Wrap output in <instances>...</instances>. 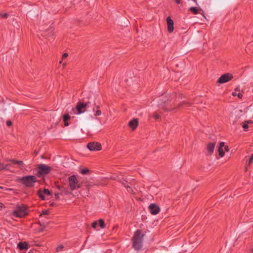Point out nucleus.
Wrapping results in <instances>:
<instances>
[{
  "label": "nucleus",
  "mask_w": 253,
  "mask_h": 253,
  "mask_svg": "<svg viewBox=\"0 0 253 253\" xmlns=\"http://www.w3.org/2000/svg\"><path fill=\"white\" fill-rule=\"evenodd\" d=\"M243 111L239 109H235L232 112V116H234L235 118H239L242 115Z\"/></svg>",
  "instance_id": "obj_16"
},
{
  "label": "nucleus",
  "mask_w": 253,
  "mask_h": 253,
  "mask_svg": "<svg viewBox=\"0 0 253 253\" xmlns=\"http://www.w3.org/2000/svg\"><path fill=\"white\" fill-rule=\"evenodd\" d=\"M175 1L178 4L181 3V0H175Z\"/></svg>",
  "instance_id": "obj_44"
},
{
  "label": "nucleus",
  "mask_w": 253,
  "mask_h": 253,
  "mask_svg": "<svg viewBox=\"0 0 253 253\" xmlns=\"http://www.w3.org/2000/svg\"><path fill=\"white\" fill-rule=\"evenodd\" d=\"M63 248H64V246L63 245H60L56 248V252L58 253V252L62 251Z\"/></svg>",
  "instance_id": "obj_26"
},
{
  "label": "nucleus",
  "mask_w": 253,
  "mask_h": 253,
  "mask_svg": "<svg viewBox=\"0 0 253 253\" xmlns=\"http://www.w3.org/2000/svg\"><path fill=\"white\" fill-rule=\"evenodd\" d=\"M224 148L226 151L228 152L229 151V149L228 148V146H225Z\"/></svg>",
  "instance_id": "obj_43"
},
{
  "label": "nucleus",
  "mask_w": 253,
  "mask_h": 253,
  "mask_svg": "<svg viewBox=\"0 0 253 253\" xmlns=\"http://www.w3.org/2000/svg\"><path fill=\"white\" fill-rule=\"evenodd\" d=\"M235 92L238 91L239 92H240V89L239 86H237L235 88Z\"/></svg>",
  "instance_id": "obj_38"
},
{
  "label": "nucleus",
  "mask_w": 253,
  "mask_h": 253,
  "mask_svg": "<svg viewBox=\"0 0 253 253\" xmlns=\"http://www.w3.org/2000/svg\"><path fill=\"white\" fill-rule=\"evenodd\" d=\"M145 234L140 230H137L134 232L131 239L132 246L133 249L136 251H139L143 246V238Z\"/></svg>",
  "instance_id": "obj_1"
},
{
  "label": "nucleus",
  "mask_w": 253,
  "mask_h": 253,
  "mask_svg": "<svg viewBox=\"0 0 253 253\" xmlns=\"http://www.w3.org/2000/svg\"><path fill=\"white\" fill-rule=\"evenodd\" d=\"M253 154L252 155V156H251V157L249 159V161L248 162V165L250 166V165H251L252 163H253Z\"/></svg>",
  "instance_id": "obj_31"
},
{
  "label": "nucleus",
  "mask_w": 253,
  "mask_h": 253,
  "mask_svg": "<svg viewBox=\"0 0 253 253\" xmlns=\"http://www.w3.org/2000/svg\"><path fill=\"white\" fill-rule=\"evenodd\" d=\"M232 95L234 96H237L239 98H241L243 96V95L242 94V93L241 92L237 93L235 91H234L232 92Z\"/></svg>",
  "instance_id": "obj_25"
},
{
  "label": "nucleus",
  "mask_w": 253,
  "mask_h": 253,
  "mask_svg": "<svg viewBox=\"0 0 253 253\" xmlns=\"http://www.w3.org/2000/svg\"><path fill=\"white\" fill-rule=\"evenodd\" d=\"M167 21L168 31L171 33L173 31V22L170 17L167 18Z\"/></svg>",
  "instance_id": "obj_12"
},
{
  "label": "nucleus",
  "mask_w": 253,
  "mask_h": 253,
  "mask_svg": "<svg viewBox=\"0 0 253 253\" xmlns=\"http://www.w3.org/2000/svg\"><path fill=\"white\" fill-rule=\"evenodd\" d=\"M66 66V63H63V66L64 67H65Z\"/></svg>",
  "instance_id": "obj_46"
},
{
  "label": "nucleus",
  "mask_w": 253,
  "mask_h": 253,
  "mask_svg": "<svg viewBox=\"0 0 253 253\" xmlns=\"http://www.w3.org/2000/svg\"><path fill=\"white\" fill-rule=\"evenodd\" d=\"M68 54L67 53H65L63 55L62 58L64 59L65 58H66L67 57H68Z\"/></svg>",
  "instance_id": "obj_39"
},
{
  "label": "nucleus",
  "mask_w": 253,
  "mask_h": 253,
  "mask_svg": "<svg viewBox=\"0 0 253 253\" xmlns=\"http://www.w3.org/2000/svg\"><path fill=\"white\" fill-rule=\"evenodd\" d=\"M132 130H134L135 129V127H132Z\"/></svg>",
  "instance_id": "obj_48"
},
{
  "label": "nucleus",
  "mask_w": 253,
  "mask_h": 253,
  "mask_svg": "<svg viewBox=\"0 0 253 253\" xmlns=\"http://www.w3.org/2000/svg\"><path fill=\"white\" fill-rule=\"evenodd\" d=\"M56 187L58 190L57 191L61 196L67 195L71 193L67 187H64L62 185H57Z\"/></svg>",
  "instance_id": "obj_9"
},
{
  "label": "nucleus",
  "mask_w": 253,
  "mask_h": 253,
  "mask_svg": "<svg viewBox=\"0 0 253 253\" xmlns=\"http://www.w3.org/2000/svg\"><path fill=\"white\" fill-rule=\"evenodd\" d=\"M87 147L89 150L92 151H99L102 148L101 144L96 142L88 143L87 145Z\"/></svg>",
  "instance_id": "obj_7"
},
{
  "label": "nucleus",
  "mask_w": 253,
  "mask_h": 253,
  "mask_svg": "<svg viewBox=\"0 0 253 253\" xmlns=\"http://www.w3.org/2000/svg\"><path fill=\"white\" fill-rule=\"evenodd\" d=\"M97 110L94 114L95 116H100L101 114V111L99 110V107L97 106L96 107Z\"/></svg>",
  "instance_id": "obj_27"
},
{
  "label": "nucleus",
  "mask_w": 253,
  "mask_h": 253,
  "mask_svg": "<svg viewBox=\"0 0 253 253\" xmlns=\"http://www.w3.org/2000/svg\"><path fill=\"white\" fill-rule=\"evenodd\" d=\"M48 213H49L48 211H47V210L43 211H42V213L41 214V215L42 214L47 215L48 214Z\"/></svg>",
  "instance_id": "obj_35"
},
{
  "label": "nucleus",
  "mask_w": 253,
  "mask_h": 253,
  "mask_svg": "<svg viewBox=\"0 0 253 253\" xmlns=\"http://www.w3.org/2000/svg\"><path fill=\"white\" fill-rule=\"evenodd\" d=\"M154 117L156 119H159V115L158 114H154Z\"/></svg>",
  "instance_id": "obj_41"
},
{
  "label": "nucleus",
  "mask_w": 253,
  "mask_h": 253,
  "mask_svg": "<svg viewBox=\"0 0 253 253\" xmlns=\"http://www.w3.org/2000/svg\"><path fill=\"white\" fill-rule=\"evenodd\" d=\"M98 225V222L97 221H94V222H93V223L92 224V228L95 229L96 228V226L97 225Z\"/></svg>",
  "instance_id": "obj_32"
},
{
  "label": "nucleus",
  "mask_w": 253,
  "mask_h": 253,
  "mask_svg": "<svg viewBox=\"0 0 253 253\" xmlns=\"http://www.w3.org/2000/svg\"><path fill=\"white\" fill-rule=\"evenodd\" d=\"M86 106V103L80 102L77 104L76 108H72V110L74 114L80 115L85 112Z\"/></svg>",
  "instance_id": "obj_6"
},
{
  "label": "nucleus",
  "mask_w": 253,
  "mask_h": 253,
  "mask_svg": "<svg viewBox=\"0 0 253 253\" xmlns=\"http://www.w3.org/2000/svg\"><path fill=\"white\" fill-rule=\"evenodd\" d=\"M70 119V116L68 114L65 115L63 117V121L64 122V125L65 126H67L69 125L68 123V121Z\"/></svg>",
  "instance_id": "obj_20"
},
{
  "label": "nucleus",
  "mask_w": 253,
  "mask_h": 253,
  "mask_svg": "<svg viewBox=\"0 0 253 253\" xmlns=\"http://www.w3.org/2000/svg\"><path fill=\"white\" fill-rule=\"evenodd\" d=\"M60 195V194L58 192H56L55 193V197L56 199H58L59 198Z\"/></svg>",
  "instance_id": "obj_34"
},
{
  "label": "nucleus",
  "mask_w": 253,
  "mask_h": 253,
  "mask_svg": "<svg viewBox=\"0 0 253 253\" xmlns=\"http://www.w3.org/2000/svg\"><path fill=\"white\" fill-rule=\"evenodd\" d=\"M10 165H11V164L4 165L3 164L0 163V170H3V169H8L7 167L8 166H10Z\"/></svg>",
  "instance_id": "obj_21"
},
{
  "label": "nucleus",
  "mask_w": 253,
  "mask_h": 253,
  "mask_svg": "<svg viewBox=\"0 0 253 253\" xmlns=\"http://www.w3.org/2000/svg\"><path fill=\"white\" fill-rule=\"evenodd\" d=\"M9 161L11 163V164H17L20 169H22L24 167V164L22 161H18L15 159L9 160Z\"/></svg>",
  "instance_id": "obj_14"
},
{
  "label": "nucleus",
  "mask_w": 253,
  "mask_h": 253,
  "mask_svg": "<svg viewBox=\"0 0 253 253\" xmlns=\"http://www.w3.org/2000/svg\"><path fill=\"white\" fill-rule=\"evenodd\" d=\"M233 78V76L227 73L222 75L218 79V83L220 84H223L226 83L230 80H231Z\"/></svg>",
  "instance_id": "obj_8"
},
{
  "label": "nucleus",
  "mask_w": 253,
  "mask_h": 253,
  "mask_svg": "<svg viewBox=\"0 0 253 253\" xmlns=\"http://www.w3.org/2000/svg\"><path fill=\"white\" fill-rule=\"evenodd\" d=\"M6 124L7 126H10L11 125H13L12 122L10 120H7Z\"/></svg>",
  "instance_id": "obj_33"
},
{
  "label": "nucleus",
  "mask_w": 253,
  "mask_h": 253,
  "mask_svg": "<svg viewBox=\"0 0 253 253\" xmlns=\"http://www.w3.org/2000/svg\"><path fill=\"white\" fill-rule=\"evenodd\" d=\"M43 193L42 192V191L41 190H39L38 191V195H39V196L40 197V198L42 200H45V197L43 195Z\"/></svg>",
  "instance_id": "obj_24"
},
{
  "label": "nucleus",
  "mask_w": 253,
  "mask_h": 253,
  "mask_svg": "<svg viewBox=\"0 0 253 253\" xmlns=\"http://www.w3.org/2000/svg\"><path fill=\"white\" fill-rule=\"evenodd\" d=\"M89 170L87 169H84L81 170V173L82 174H85L88 172Z\"/></svg>",
  "instance_id": "obj_30"
},
{
  "label": "nucleus",
  "mask_w": 253,
  "mask_h": 253,
  "mask_svg": "<svg viewBox=\"0 0 253 253\" xmlns=\"http://www.w3.org/2000/svg\"><path fill=\"white\" fill-rule=\"evenodd\" d=\"M82 130L84 133L88 136H92L96 132L93 130L90 129L89 127H84L83 129H82Z\"/></svg>",
  "instance_id": "obj_11"
},
{
  "label": "nucleus",
  "mask_w": 253,
  "mask_h": 253,
  "mask_svg": "<svg viewBox=\"0 0 253 253\" xmlns=\"http://www.w3.org/2000/svg\"><path fill=\"white\" fill-rule=\"evenodd\" d=\"M27 214V208L24 205L16 206L13 211V215L19 217H24Z\"/></svg>",
  "instance_id": "obj_3"
},
{
  "label": "nucleus",
  "mask_w": 253,
  "mask_h": 253,
  "mask_svg": "<svg viewBox=\"0 0 253 253\" xmlns=\"http://www.w3.org/2000/svg\"><path fill=\"white\" fill-rule=\"evenodd\" d=\"M223 147H225L224 143L223 142H220L218 148H220V149H221V148H223Z\"/></svg>",
  "instance_id": "obj_36"
},
{
  "label": "nucleus",
  "mask_w": 253,
  "mask_h": 253,
  "mask_svg": "<svg viewBox=\"0 0 253 253\" xmlns=\"http://www.w3.org/2000/svg\"><path fill=\"white\" fill-rule=\"evenodd\" d=\"M3 207H4L3 204L0 202V210H1Z\"/></svg>",
  "instance_id": "obj_40"
},
{
  "label": "nucleus",
  "mask_w": 253,
  "mask_h": 253,
  "mask_svg": "<svg viewBox=\"0 0 253 253\" xmlns=\"http://www.w3.org/2000/svg\"><path fill=\"white\" fill-rule=\"evenodd\" d=\"M0 189H4V190H7V191H11V190H12V189H11V188H4V187H1V186H0Z\"/></svg>",
  "instance_id": "obj_37"
},
{
  "label": "nucleus",
  "mask_w": 253,
  "mask_h": 253,
  "mask_svg": "<svg viewBox=\"0 0 253 253\" xmlns=\"http://www.w3.org/2000/svg\"><path fill=\"white\" fill-rule=\"evenodd\" d=\"M218 151L219 153V155L221 157H223L224 156L225 152L223 151V148H221V149H220V148H218Z\"/></svg>",
  "instance_id": "obj_23"
},
{
  "label": "nucleus",
  "mask_w": 253,
  "mask_h": 253,
  "mask_svg": "<svg viewBox=\"0 0 253 253\" xmlns=\"http://www.w3.org/2000/svg\"><path fill=\"white\" fill-rule=\"evenodd\" d=\"M7 13H4V14H1V16L4 17V18H6L7 17Z\"/></svg>",
  "instance_id": "obj_42"
},
{
  "label": "nucleus",
  "mask_w": 253,
  "mask_h": 253,
  "mask_svg": "<svg viewBox=\"0 0 253 253\" xmlns=\"http://www.w3.org/2000/svg\"><path fill=\"white\" fill-rule=\"evenodd\" d=\"M139 125L138 119L134 118L128 122L129 126H137Z\"/></svg>",
  "instance_id": "obj_17"
},
{
  "label": "nucleus",
  "mask_w": 253,
  "mask_h": 253,
  "mask_svg": "<svg viewBox=\"0 0 253 253\" xmlns=\"http://www.w3.org/2000/svg\"><path fill=\"white\" fill-rule=\"evenodd\" d=\"M189 10L190 11H191L193 14H196L198 13V11L200 10V11H201L202 12H203V10L201 8H199V9L195 7H191Z\"/></svg>",
  "instance_id": "obj_19"
},
{
  "label": "nucleus",
  "mask_w": 253,
  "mask_h": 253,
  "mask_svg": "<svg viewBox=\"0 0 253 253\" xmlns=\"http://www.w3.org/2000/svg\"><path fill=\"white\" fill-rule=\"evenodd\" d=\"M150 213L153 215L157 214L160 211V209L155 204H151L149 206Z\"/></svg>",
  "instance_id": "obj_10"
},
{
  "label": "nucleus",
  "mask_w": 253,
  "mask_h": 253,
  "mask_svg": "<svg viewBox=\"0 0 253 253\" xmlns=\"http://www.w3.org/2000/svg\"><path fill=\"white\" fill-rule=\"evenodd\" d=\"M51 170V168L50 166L45 164H39L38 168V173L40 175H43L48 174Z\"/></svg>",
  "instance_id": "obj_5"
},
{
  "label": "nucleus",
  "mask_w": 253,
  "mask_h": 253,
  "mask_svg": "<svg viewBox=\"0 0 253 253\" xmlns=\"http://www.w3.org/2000/svg\"><path fill=\"white\" fill-rule=\"evenodd\" d=\"M16 181L21 182L26 187H32L37 181V178L34 175H27L18 178Z\"/></svg>",
  "instance_id": "obj_2"
},
{
  "label": "nucleus",
  "mask_w": 253,
  "mask_h": 253,
  "mask_svg": "<svg viewBox=\"0 0 253 253\" xmlns=\"http://www.w3.org/2000/svg\"><path fill=\"white\" fill-rule=\"evenodd\" d=\"M44 194L47 195H50L51 192L50 191L47 189H44L43 191H42Z\"/></svg>",
  "instance_id": "obj_29"
},
{
  "label": "nucleus",
  "mask_w": 253,
  "mask_h": 253,
  "mask_svg": "<svg viewBox=\"0 0 253 253\" xmlns=\"http://www.w3.org/2000/svg\"><path fill=\"white\" fill-rule=\"evenodd\" d=\"M62 61L61 60V61H60L59 62V63H60V64H61V63H62Z\"/></svg>",
  "instance_id": "obj_49"
},
{
  "label": "nucleus",
  "mask_w": 253,
  "mask_h": 253,
  "mask_svg": "<svg viewBox=\"0 0 253 253\" xmlns=\"http://www.w3.org/2000/svg\"><path fill=\"white\" fill-rule=\"evenodd\" d=\"M245 128V131H248V127H244Z\"/></svg>",
  "instance_id": "obj_45"
},
{
  "label": "nucleus",
  "mask_w": 253,
  "mask_h": 253,
  "mask_svg": "<svg viewBox=\"0 0 253 253\" xmlns=\"http://www.w3.org/2000/svg\"><path fill=\"white\" fill-rule=\"evenodd\" d=\"M99 223V226L102 229H103L105 227V224L104 221L103 219H100L98 220V224Z\"/></svg>",
  "instance_id": "obj_22"
},
{
  "label": "nucleus",
  "mask_w": 253,
  "mask_h": 253,
  "mask_svg": "<svg viewBox=\"0 0 253 253\" xmlns=\"http://www.w3.org/2000/svg\"><path fill=\"white\" fill-rule=\"evenodd\" d=\"M17 247L20 250H28L29 246L26 242H20L17 245Z\"/></svg>",
  "instance_id": "obj_15"
},
{
  "label": "nucleus",
  "mask_w": 253,
  "mask_h": 253,
  "mask_svg": "<svg viewBox=\"0 0 253 253\" xmlns=\"http://www.w3.org/2000/svg\"><path fill=\"white\" fill-rule=\"evenodd\" d=\"M122 182L128 192H131L132 191V188L127 184V181L126 179H124Z\"/></svg>",
  "instance_id": "obj_18"
},
{
  "label": "nucleus",
  "mask_w": 253,
  "mask_h": 253,
  "mask_svg": "<svg viewBox=\"0 0 253 253\" xmlns=\"http://www.w3.org/2000/svg\"><path fill=\"white\" fill-rule=\"evenodd\" d=\"M68 182L70 189L72 191L78 189L81 187L75 175H72L68 178Z\"/></svg>",
  "instance_id": "obj_4"
},
{
  "label": "nucleus",
  "mask_w": 253,
  "mask_h": 253,
  "mask_svg": "<svg viewBox=\"0 0 253 253\" xmlns=\"http://www.w3.org/2000/svg\"><path fill=\"white\" fill-rule=\"evenodd\" d=\"M88 194V190H87L86 192V195L87 196Z\"/></svg>",
  "instance_id": "obj_47"
},
{
  "label": "nucleus",
  "mask_w": 253,
  "mask_h": 253,
  "mask_svg": "<svg viewBox=\"0 0 253 253\" xmlns=\"http://www.w3.org/2000/svg\"><path fill=\"white\" fill-rule=\"evenodd\" d=\"M253 123V122L252 121H245L244 125L242 126L245 127L248 126L250 124H251Z\"/></svg>",
  "instance_id": "obj_28"
},
{
  "label": "nucleus",
  "mask_w": 253,
  "mask_h": 253,
  "mask_svg": "<svg viewBox=\"0 0 253 253\" xmlns=\"http://www.w3.org/2000/svg\"><path fill=\"white\" fill-rule=\"evenodd\" d=\"M215 142H210L207 145V151L210 155H211L214 150Z\"/></svg>",
  "instance_id": "obj_13"
}]
</instances>
